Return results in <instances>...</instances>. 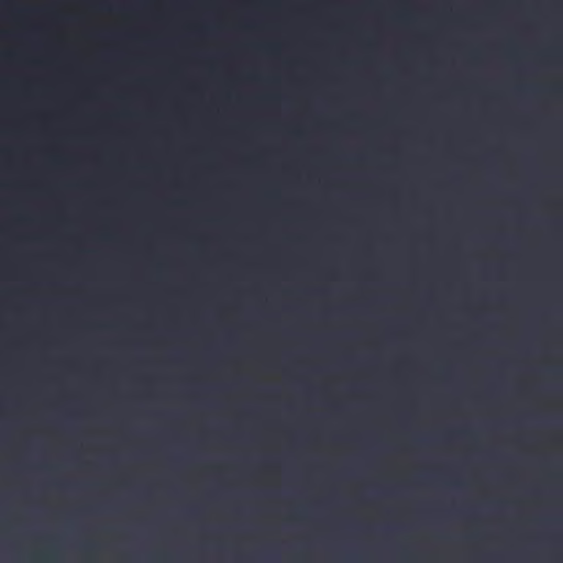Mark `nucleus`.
<instances>
[{
    "label": "nucleus",
    "instance_id": "f257e3e1",
    "mask_svg": "<svg viewBox=\"0 0 563 563\" xmlns=\"http://www.w3.org/2000/svg\"><path fill=\"white\" fill-rule=\"evenodd\" d=\"M460 212H463V211H468L467 209L464 208V203L462 201V198L460 197Z\"/></svg>",
    "mask_w": 563,
    "mask_h": 563
},
{
    "label": "nucleus",
    "instance_id": "f03ea898",
    "mask_svg": "<svg viewBox=\"0 0 563 563\" xmlns=\"http://www.w3.org/2000/svg\"><path fill=\"white\" fill-rule=\"evenodd\" d=\"M460 214V224L463 222L464 216H467L468 213H459Z\"/></svg>",
    "mask_w": 563,
    "mask_h": 563
}]
</instances>
